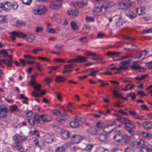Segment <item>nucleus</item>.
Segmentation results:
<instances>
[{"label":"nucleus","mask_w":152,"mask_h":152,"mask_svg":"<svg viewBox=\"0 0 152 152\" xmlns=\"http://www.w3.org/2000/svg\"><path fill=\"white\" fill-rule=\"evenodd\" d=\"M1 25L0 27L1 29H3V30L5 29L7 27V24L5 23H1Z\"/></svg>","instance_id":"57"},{"label":"nucleus","mask_w":152,"mask_h":152,"mask_svg":"<svg viewBox=\"0 0 152 152\" xmlns=\"http://www.w3.org/2000/svg\"><path fill=\"white\" fill-rule=\"evenodd\" d=\"M40 116L41 115H35L33 118L34 119L35 122H36L37 123H39L40 120H41Z\"/></svg>","instance_id":"39"},{"label":"nucleus","mask_w":152,"mask_h":152,"mask_svg":"<svg viewBox=\"0 0 152 152\" xmlns=\"http://www.w3.org/2000/svg\"><path fill=\"white\" fill-rule=\"evenodd\" d=\"M66 79L61 75H57L56 76L55 81L58 83H63L65 82Z\"/></svg>","instance_id":"28"},{"label":"nucleus","mask_w":152,"mask_h":152,"mask_svg":"<svg viewBox=\"0 0 152 152\" xmlns=\"http://www.w3.org/2000/svg\"><path fill=\"white\" fill-rule=\"evenodd\" d=\"M98 130L95 127H92L86 129L85 131L88 134L92 135H95L97 133Z\"/></svg>","instance_id":"13"},{"label":"nucleus","mask_w":152,"mask_h":152,"mask_svg":"<svg viewBox=\"0 0 152 152\" xmlns=\"http://www.w3.org/2000/svg\"><path fill=\"white\" fill-rule=\"evenodd\" d=\"M8 110L5 105H2L0 106V117L6 118L7 117Z\"/></svg>","instance_id":"2"},{"label":"nucleus","mask_w":152,"mask_h":152,"mask_svg":"<svg viewBox=\"0 0 152 152\" xmlns=\"http://www.w3.org/2000/svg\"><path fill=\"white\" fill-rule=\"evenodd\" d=\"M45 145V143L43 141L41 140L39 141V147L40 149L41 148L44 146Z\"/></svg>","instance_id":"61"},{"label":"nucleus","mask_w":152,"mask_h":152,"mask_svg":"<svg viewBox=\"0 0 152 152\" xmlns=\"http://www.w3.org/2000/svg\"><path fill=\"white\" fill-rule=\"evenodd\" d=\"M123 135L118 134L113 137V139L116 142L121 143L123 142Z\"/></svg>","instance_id":"14"},{"label":"nucleus","mask_w":152,"mask_h":152,"mask_svg":"<svg viewBox=\"0 0 152 152\" xmlns=\"http://www.w3.org/2000/svg\"><path fill=\"white\" fill-rule=\"evenodd\" d=\"M115 6L114 3L112 1H106L104 2L102 5V8H103L105 10H106L108 9Z\"/></svg>","instance_id":"9"},{"label":"nucleus","mask_w":152,"mask_h":152,"mask_svg":"<svg viewBox=\"0 0 152 152\" xmlns=\"http://www.w3.org/2000/svg\"><path fill=\"white\" fill-rule=\"evenodd\" d=\"M7 20V16L0 15V23H5Z\"/></svg>","instance_id":"38"},{"label":"nucleus","mask_w":152,"mask_h":152,"mask_svg":"<svg viewBox=\"0 0 152 152\" xmlns=\"http://www.w3.org/2000/svg\"><path fill=\"white\" fill-rule=\"evenodd\" d=\"M62 121H65V120L64 119H60L58 118H56L54 120V123H53V126L54 127H58L59 126L60 124L62 123Z\"/></svg>","instance_id":"17"},{"label":"nucleus","mask_w":152,"mask_h":152,"mask_svg":"<svg viewBox=\"0 0 152 152\" xmlns=\"http://www.w3.org/2000/svg\"><path fill=\"white\" fill-rule=\"evenodd\" d=\"M119 6H120V8L121 9L128 7L125 2H121L119 3Z\"/></svg>","instance_id":"44"},{"label":"nucleus","mask_w":152,"mask_h":152,"mask_svg":"<svg viewBox=\"0 0 152 152\" xmlns=\"http://www.w3.org/2000/svg\"><path fill=\"white\" fill-rule=\"evenodd\" d=\"M43 50L42 48H41L38 47H36L32 50V52L35 54H37L39 51H42Z\"/></svg>","instance_id":"40"},{"label":"nucleus","mask_w":152,"mask_h":152,"mask_svg":"<svg viewBox=\"0 0 152 152\" xmlns=\"http://www.w3.org/2000/svg\"><path fill=\"white\" fill-rule=\"evenodd\" d=\"M85 54L87 56H95L96 54L95 53H93L90 51H88L85 53Z\"/></svg>","instance_id":"51"},{"label":"nucleus","mask_w":152,"mask_h":152,"mask_svg":"<svg viewBox=\"0 0 152 152\" xmlns=\"http://www.w3.org/2000/svg\"><path fill=\"white\" fill-rule=\"evenodd\" d=\"M141 134L143 137L146 138H149L151 137V134L147 132L142 131L141 132Z\"/></svg>","instance_id":"36"},{"label":"nucleus","mask_w":152,"mask_h":152,"mask_svg":"<svg viewBox=\"0 0 152 152\" xmlns=\"http://www.w3.org/2000/svg\"><path fill=\"white\" fill-rule=\"evenodd\" d=\"M28 122L29 125L31 126H34L35 124V122L34 118L33 119H29L28 120Z\"/></svg>","instance_id":"54"},{"label":"nucleus","mask_w":152,"mask_h":152,"mask_svg":"<svg viewBox=\"0 0 152 152\" xmlns=\"http://www.w3.org/2000/svg\"><path fill=\"white\" fill-rule=\"evenodd\" d=\"M66 150V148L64 145L61 147H58L55 149L56 152H65Z\"/></svg>","instance_id":"32"},{"label":"nucleus","mask_w":152,"mask_h":152,"mask_svg":"<svg viewBox=\"0 0 152 152\" xmlns=\"http://www.w3.org/2000/svg\"><path fill=\"white\" fill-rule=\"evenodd\" d=\"M113 126V125H110L107 126L104 129V132L107 133H110L112 132L113 130H114L115 128V127H114V128L112 129L111 130L109 131H107V129H109L110 127H111Z\"/></svg>","instance_id":"41"},{"label":"nucleus","mask_w":152,"mask_h":152,"mask_svg":"<svg viewBox=\"0 0 152 152\" xmlns=\"http://www.w3.org/2000/svg\"><path fill=\"white\" fill-rule=\"evenodd\" d=\"M96 126L99 129H101L103 127V123L101 121H98L96 123Z\"/></svg>","instance_id":"48"},{"label":"nucleus","mask_w":152,"mask_h":152,"mask_svg":"<svg viewBox=\"0 0 152 152\" xmlns=\"http://www.w3.org/2000/svg\"><path fill=\"white\" fill-rule=\"evenodd\" d=\"M93 146V145L88 144L85 148L86 151H91L92 149Z\"/></svg>","instance_id":"50"},{"label":"nucleus","mask_w":152,"mask_h":152,"mask_svg":"<svg viewBox=\"0 0 152 152\" xmlns=\"http://www.w3.org/2000/svg\"><path fill=\"white\" fill-rule=\"evenodd\" d=\"M20 99H25V100H26V104H28V98L24 96V95L23 94H21L20 95Z\"/></svg>","instance_id":"56"},{"label":"nucleus","mask_w":152,"mask_h":152,"mask_svg":"<svg viewBox=\"0 0 152 152\" xmlns=\"http://www.w3.org/2000/svg\"><path fill=\"white\" fill-rule=\"evenodd\" d=\"M27 139L28 137L27 136L19 134L15 135L13 137V140L14 141H18L19 142L25 141Z\"/></svg>","instance_id":"6"},{"label":"nucleus","mask_w":152,"mask_h":152,"mask_svg":"<svg viewBox=\"0 0 152 152\" xmlns=\"http://www.w3.org/2000/svg\"><path fill=\"white\" fill-rule=\"evenodd\" d=\"M97 140L103 142H107L109 141V140L107 135L104 134H100L97 137Z\"/></svg>","instance_id":"7"},{"label":"nucleus","mask_w":152,"mask_h":152,"mask_svg":"<svg viewBox=\"0 0 152 152\" xmlns=\"http://www.w3.org/2000/svg\"><path fill=\"white\" fill-rule=\"evenodd\" d=\"M113 95L116 97L119 98H121L124 99V100H126L127 99V98L124 97L122 96L121 95L118 93V91L116 90H115L113 91Z\"/></svg>","instance_id":"25"},{"label":"nucleus","mask_w":152,"mask_h":152,"mask_svg":"<svg viewBox=\"0 0 152 152\" xmlns=\"http://www.w3.org/2000/svg\"><path fill=\"white\" fill-rule=\"evenodd\" d=\"M12 5L11 3L10 2H6L4 4L0 3V12L2 8H4L5 10H8L9 9V7L11 6Z\"/></svg>","instance_id":"18"},{"label":"nucleus","mask_w":152,"mask_h":152,"mask_svg":"<svg viewBox=\"0 0 152 152\" xmlns=\"http://www.w3.org/2000/svg\"><path fill=\"white\" fill-rule=\"evenodd\" d=\"M37 58L41 60L42 61H50V60H49L48 58L45 57L38 56L37 57Z\"/></svg>","instance_id":"60"},{"label":"nucleus","mask_w":152,"mask_h":152,"mask_svg":"<svg viewBox=\"0 0 152 152\" xmlns=\"http://www.w3.org/2000/svg\"><path fill=\"white\" fill-rule=\"evenodd\" d=\"M71 140L73 142L76 143L80 142L83 139V137L79 135L72 134L71 136Z\"/></svg>","instance_id":"8"},{"label":"nucleus","mask_w":152,"mask_h":152,"mask_svg":"<svg viewBox=\"0 0 152 152\" xmlns=\"http://www.w3.org/2000/svg\"><path fill=\"white\" fill-rule=\"evenodd\" d=\"M21 145V144L18 141H15V142L13 143L12 145V147L13 149L16 148H18Z\"/></svg>","instance_id":"37"},{"label":"nucleus","mask_w":152,"mask_h":152,"mask_svg":"<svg viewBox=\"0 0 152 152\" xmlns=\"http://www.w3.org/2000/svg\"><path fill=\"white\" fill-rule=\"evenodd\" d=\"M102 9H103V8H102V5L101 7L99 6L96 7L94 10V12H100L102 11Z\"/></svg>","instance_id":"49"},{"label":"nucleus","mask_w":152,"mask_h":152,"mask_svg":"<svg viewBox=\"0 0 152 152\" xmlns=\"http://www.w3.org/2000/svg\"><path fill=\"white\" fill-rule=\"evenodd\" d=\"M71 25L72 29L74 31L77 30L79 29L77 23L75 22H71Z\"/></svg>","instance_id":"33"},{"label":"nucleus","mask_w":152,"mask_h":152,"mask_svg":"<svg viewBox=\"0 0 152 152\" xmlns=\"http://www.w3.org/2000/svg\"><path fill=\"white\" fill-rule=\"evenodd\" d=\"M118 53L109 51L107 53V55L108 56H117Z\"/></svg>","instance_id":"46"},{"label":"nucleus","mask_w":152,"mask_h":152,"mask_svg":"<svg viewBox=\"0 0 152 152\" xmlns=\"http://www.w3.org/2000/svg\"><path fill=\"white\" fill-rule=\"evenodd\" d=\"M88 57H83L80 56H78L77 57L76 59V61L79 63H83L87 61V59Z\"/></svg>","instance_id":"26"},{"label":"nucleus","mask_w":152,"mask_h":152,"mask_svg":"<svg viewBox=\"0 0 152 152\" xmlns=\"http://www.w3.org/2000/svg\"><path fill=\"white\" fill-rule=\"evenodd\" d=\"M126 15L130 19H132L137 17V15L131 11H129L126 12Z\"/></svg>","instance_id":"22"},{"label":"nucleus","mask_w":152,"mask_h":152,"mask_svg":"<svg viewBox=\"0 0 152 152\" xmlns=\"http://www.w3.org/2000/svg\"><path fill=\"white\" fill-rule=\"evenodd\" d=\"M26 24V22L20 20L17 21L15 23L16 26L17 27H19L21 26H25Z\"/></svg>","instance_id":"31"},{"label":"nucleus","mask_w":152,"mask_h":152,"mask_svg":"<svg viewBox=\"0 0 152 152\" xmlns=\"http://www.w3.org/2000/svg\"><path fill=\"white\" fill-rule=\"evenodd\" d=\"M147 143L144 142V144L140 147L141 152H152V148H150L151 145L149 144L147 145Z\"/></svg>","instance_id":"4"},{"label":"nucleus","mask_w":152,"mask_h":152,"mask_svg":"<svg viewBox=\"0 0 152 152\" xmlns=\"http://www.w3.org/2000/svg\"><path fill=\"white\" fill-rule=\"evenodd\" d=\"M105 35V34L103 33H99L97 34V38H101L104 37Z\"/></svg>","instance_id":"63"},{"label":"nucleus","mask_w":152,"mask_h":152,"mask_svg":"<svg viewBox=\"0 0 152 152\" xmlns=\"http://www.w3.org/2000/svg\"><path fill=\"white\" fill-rule=\"evenodd\" d=\"M52 113L58 116H60L61 111L60 110H53L52 112Z\"/></svg>","instance_id":"42"},{"label":"nucleus","mask_w":152,"mask_h":152,"mask_svg":"<svg viewBox=\"0 0 152 152\" xmlns=\"http://www.w3.org/2000/svg\"><path fill=\"white\" fill-rule=\"evenodd\" d=\"M126 127V130L132 135H134L135 133L133 129L135 127V125L132 123V122L130 120L125 125Z\"/></svg>","instance_id":"1"},{"label":"nucleus","mask_w":152,"mask_h":152,"mask_svg":"<svg viewBox=\"0 0 152 152\" xmlns=\"http://www.w3.org/2000/svg\"><path fill=\"white\" fill-rule=\"evenodd\" d=\"M123 142L126 144H129L131 141V138L130 136H128L127 134L123 135Z\"/></svg>","instance_id":"24"},{"label":"nucleus","mask_w":152,"mask_h":152,"mask_svg":"<svg viewBox=\"0 0 152 152\" xmlns=\"http://www.w3.org/2000/svg\"><path fill=\"white\" fill-rule=\"evenodd\" d=\"M146 65L148 66L149 69H152V61L147 63Z\"/></svg>","instance_id":"64"},{"label":"nucleus","mask_w":152,"mask_h":152,"mask_svg":"<svg viewBox=\"0 0 152 152\" xmlns=\"http://www.w3.org/2000/svg\"><path fill=\"white\" fill-rule=\"evenodd\" d=\"M62 5L61 0L54 1L50 3V7L52 9H56L59 8Z\"/></svg>","instance_id":"5"},{"label":"nucleus","mask_w":152,"mask_h":152,"mask_svg":"<svg viewBox=\"0 0 152 152\" xmlns=\"http://www.w3.org/2000/svg\"><path fill=\"white\" fill-rule=\"evenodd\" d=\"M145 8L144 7H140L137 8L136 9V11L139 15H142L145 13Z\"/></svg>","instance_id":"19"},{"label":"nucleus","mask_w":152,"mask_h":152,"mask_svg":"<svg viewBox=\"0 0 152 152\" xmlns=\"http://www.w3.org/2000/svg\"><path fill=\"white\" fill-rule=\"evenodd\" d=\"M117 120L119 122L125 124V125L129 120L128 118L123 117L118 118Z\"/></svg>","instance_id":"23"},{"label":"nucleus","mask_w":152,"mask_h":152,"mask_svg":"<svg viewBox=\"0 0 152 152\" xmlns=\"http://www.w3.org/2000/svg\"><path fill=\"white\" fill-rule=\"evenodd\" d=\"M8 52L5 49H3L0 50V55H3V56L6 57L8 55Z\"/></svg>","instance_id":"47"},{"label":"nucleus","mask_w":152,"mask_h":152,"mask_svg":"<svg viewBox=\"0 0 152 152\" xmlns=\"http://www.w3.org/2000/svg\"><path fill=\"white\" fill-rule=\"evenodd\" d=\"M61 135L62 138L64 140H65L70 138L71 136L72 135V134L67 130H62L61 132Z\"/></svg>","instance_id":"10"},{"label":"nucleus","mask_w":152,"mask_h":152,"mask_svg":"<svg viewBox=\"0 0 152 152\" xmlns=\"http://www.w3.org/2000/svg\"><path fill=\"white\" fill-rule=\"evenodd\" d=\"M119 67L120 70L126 69L129 66V62L127 61H123L120 64Z\"/></svg>","instance_id":"21"},{"label":"nucleus","mask_w":152,"mask_h":152,"mask_svg":"<svg viewBox=\"0 0 152 152\" xmlns=\"http://www.w3.org/2000/svg\"><path fill=\"white\" fill-rule=\"evenodd\" d=\"M138 62L137 61H134L133 62L132 65L131 66V68L134 70H138L139 66L137 64Z\"/></svg>","instance_id":"35"},{"label":"nucleus","mask_w":152,"mask_h":152,"mask_svg":"<svg viewBox=\"0 0 152 152\" xmlns=\"http://www.w3.org/2000/svg\"><path fill=\"white\" fill-rule=\"evenodd\" d=\"M12 63V61H10L7 59H6L5 61L4 60V64L10 67Z\"/></svg>","instance_id":"52"},{"label":"nucleus","mask_w":152,"mask_h":152,"mask_svg":"<svg viewBox=\"0 0 152 152\" xmlns=\"http://www.w3.org/2000/svg\"><path fill=\"white\" fill-rule=\"evenodd\" d=\"M143 126L145 128L150 129L152 128V124L149 121H145L142 124Z\"/></svg>","instance_id":"29"},{"label":"nucleus","mask_w":152,"mask_h":152,"mask_svg":"<svg viewBox=\"0 0 152 152\" xmlns=\"http://www.w3.org/2000/svg\"><path fill=\"white\" fill-rule=\"evenodd\" d=\"M91 28V26L89 25H85L83 27L82 30H86L88 29H90Z\"/></svg>","instance_id":"58"},{"label":"nucleus","mask_w":152,"mask_h":152,"mask_svg":"<svg viewBox=\"0 0 152 152\" xmlns=\"http://www.w3.org/2000/svg\"><path fill=\"white\" fill-rule=\"evenodd\" d=\"M76 3L79 7L81 8L83 6L86 5L87 3L86 0H84L82 1L77 2Z\"/></svg>","instance_id":"34"},{"label":"nucleus","mask_w":152,"mask_h":152,"mask_svg":"<svg viewBox=\"0 0 152 152\" xmlns=\"http://www.w3.org/2000/svg\"><path fill=\"white\" fill-rule=\"evenodd\" d=\"M67 13L70 17L74 18L78 15L79 12L78 9L74 7L68 10L67 11Z\"/></svg>","instance_id":"3"},{"label":"nucleus","mask_w":152,"mask_h":152,"mask_svg":"<svg viewBox=\"0 0 152 152\" xmlns=\"http://www.w3.org/2000/svg\"><path fill=\"white\" fill-rule=\"evenodd\" d=\"M22 3L26 5H30L31 4L32 0H21Z\"/></svg>","instance_id":"45"},{"label":"nucleus","mask_w":152,"mask_h":152,"mask_svg":"<svg viewBox=\"0 0 152 152\" xmlns=\"http://www.w3.org/2000/svg\"><path fill=\"white\" fill-rule=\"evenodd\" d=\"M40 119L44 123L50 122L52 119L50 116L47 114L41 115Z\"/></svg>","instance_id":"11"},{"label":"nucleus","mask_w":152,"mask_h":152,"mask_svg":"<svg viewBox=\"0 0 152 152\" xmlns=\"http://www.w3.org/2000/svg\"><path fill=\"white\" fill-rule=\"evenodd\" d=\"M77 118V117H76L74 121L70 122V126L72 128H76L79 126V121L80 120H80H79Z\"/></svg>","instance_id":"12"},{"label":"nucleus","mask_w":152,"mask_h":152,"mask_svg":"<svg viewBox=\"0 0 152 152\" xmlns=\"http://www.w3.org/2000/svg\"><path fill=\"white\" fill-rule=\"evenodd\" d=\"M115 21L116 24L118 26H119L123 24L122 18L120 16H118L117 18L115 19Z\"/></svg>","instance_id":"27"},{"label":"nucleus","mask_w":152,"mask_h":152,"mask_svg":"<svg viewBox=\"0 0 152 152\" xmlns=\"http://www.w3.org/2000/svg\"><path fill=\"white\" fill-rule=\"evenodd\" d=\"M54 140V139L51 138H48L46 140V142L48 143H52Z\"/></svg>","instance_id":"62"},{"label":"nucleus","mask_w":152,"mask_h":152,"mask_svg":"<svg viewBox=\"0 0 152 152\" xmlns=\"http://www.w3.org/2000/svg\"><path fill=\"white\" fill-rule=\"evenodd\" d=\"M26 59L31 60L32 59H35V57L32 56L31 55H24L23 56Z\"/></svg>","instance_id":"55"},{"label":"nucleus","mask_w":152,"mask_h":152,"mask_svg":"<svg viewBox=\"0 0 152 152\" xmlns=\"http://www.w3.org/2000/svg\"><path fill=\"white\" fill-rule=\"evenodd\" d=\"M39 141L38 140V138H35L34 140L33 141V143L36 147H39Z\"/></svg>","instance_id":"53"},{"label":"nucleus","mask_w":152,"mask_h":152,"mask_svg":"<svg viewBox=\"0 0 152 152\" xmlns=\"http://www.w3.org/2000/svg\"><path fill=\"white\" fill-rule=\"evenodd\" d=\"M46 7L45 6H42L37 9L36 12L37 15H42L46 10Z\"/></svg>","instance_id":"16"},{"label":"nucleus","mask_w":152,"mask_h":152,"mask_svg":"<svg viewBox=\"0 0 152 152\" xmlns=\"http://www.w3.org/2000/svg\"><path fill=\"white\" fill-rule=\"evenodd\" d=\"M11 34L15 35L16 36L22 38H24L26 37V35L20 31H14L11 32Z\"/></svg>","instance_id":"20"},{"label":"nucleus","mask_w":152,"mask_h":152,"mask_svg":"<svg viewBox=\"0 0 152 152\" xmlns=\"http://www.w3.org/2000/svg\"><path fill=\"white\" fill-rule=\"evenodd\" d=\"M10 109L11 113H13L16 111L20 112V110H18V106L16 104H14L12 106H10Z\"/></svg>","instance_id":"30"},{"label":"nucleus","mask_w":152,"mask_h":152,"mask_svg":"<svg viewBox=\"0 0 152 152\" xmlns=\"http://www.w3.org/2000/svg\"><path fill=\"white\" fill-rule=\"evenodd\" d=\"M144 144V141L143 140H136L133 142V146L136 148H140L142 145Z\"/></svg>","instance_id":"15"},{"label":"nucleus","mask_w":152,"mask_h":152,"mask_svg":"<svg viewBox=\"0 0 152 152\" xmlns=\"http://www.w3.org/2000/svg\"><path fill=\"white\" fill-rule=\"evenodd\" d=\"M41 86L40 84H36L35 86L34 87V89L38 91H39L40 90Z\"/></svg>","instance_id":"59"},{"label":"nucleus","mask_w":152,"mask_h":152,"mask_svg":"<svg viewBox=\"0 0 152 152\" xmlns=\"http://www.w3.org/2000/svg\"><path fill=\"white\" fill-rule=\"evenodd\" d=\"M86 19L87 22H91L95 21V19L94 17L91 16H86Z\"/></svg>","instance_id":"43"}]
</instances>
